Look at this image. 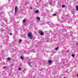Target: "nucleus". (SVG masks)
<instances>
[{
  "instance_id": "5",
  "label": "nucleus",
  "mask_w": 78,
  "mask_h": 78,
  "mask_svg": "<svg viewBox=\"0 0 78 78\" xmlns=\"http://www.w3.org/2000/svg\"><path fill=\"white\" fill-rule=\"evenodd\" d=\"M17 6H16L15 8V14H17Z\"/></svg>"
},
{
  "instance_id": "15",
  "label": "nucleus",
  "mask_w": 78,
  "mask_h": 78,
  "mask_svg": "<svg viewBox=\"0 0 78 78\" xmlns=\"http://www.w3.org/2000/svg\"><path fill=\"white\" fill-rule=\"evenodd\" d=\"M11 58H7V60H8V61L10 60Z\"/></svg>"
},
{
  "instance_id": "16",
  "label": "nucleus",
  "mask_w": 78,
  "mask_h": 78,
  "mask_svg": "<svg viewBox=\"0 0 78 78\" xmlns=\"http://www.w3.org/2000/svg\"><path fill=\"white\" fill-rule=\"evenodd\" d=\"M37 19L38 20H40V18H39V17L38 16L37 17Z\"/></svg>"
},
{
  "instance_id": "14",
  "label": "nucleus",
  "mask_w": 78,
  "mask_h": 78,
  "mask_svg": "<svg viewBox=\"0 0 78 78\" xmlns=\"http://www.w3.org/2000/svg\"><path fill=\"white\" fill-rule=\"evenodd\" d=\"M65 5H62V8H65Z\"/></svg>"
},
{
  "instance_id": "8",
  "label": "nucleus",
  "mask_w": 78,
  "mask_h": 78,
  "mask_svg": "<svg viewBox=\"0 0 78 78\" xmlns=\"http://www.w3.org/2000/svg\"><path fill=\"white\" fill-rule=\"evenodd\" d=\"M27 22V20L25 19H24L23 21V23H25Z\"/></svg>"
},
{
  "instance_id": "11",
  "label": "nucleus",
  "mask_w": 78,
  "mask_h": 78,
  "mask_svg": "<svg viewBox=\"0 0 78 78\" xmlns=\"http://www.w3.org/2000/svg\"><path fill=\"white\" fill-rule=\"evenodd\" d=\"M35 13H38L39 12V10H37L35 12H34Z\"/></svg>"
},
{
  "instance_id": "6",
  "label": "nucleus",
  "mask_w": 78,
  "mask_h": 78,
  "mask_svg": "<svg viewBox=\"0 0 78 78\" xmlns=\"http://www.w3.org/2000/svg\"><path fill=\"white\" fill-rule=\"evenodd\" d=\"M31 64H32L31 62L30 61L28 62V64L29 65V66H31Z\"/></svg>"
},
{
  "instance_id": "25",
  "label": "nucleus",
  "mask_w": 78,
  "mask_h": 78,
  "mask_svg": "<svg viewBox=\"0 0 78 78\" xmlns=\"http://www.w3.org/2000/svg\"><path fill=\"white\" fill-rule=\"evenodd\" d=\"M67 52H69V50H67Z\"/></svg>"
},
{
  "instance_id": "19",
  "label": "nucleus",
  "mask_w": 78,
  "mask_h": 78,
  "mask_svg": "<svg viewBox=\"0 0 78 78\" xmlns=\"http://www.w3.org/2000/svg\"><path fill=\"white\" fill-rule=\"evenodd\" d=\"M59 48L58 47H57V48H55V50H58V48Z\"/></svg>"
},
{
  "instance_id": "2",
  "label": "nucleus",
  "mask_w": 78,
  "mask_h": 78,
  "mask_svg": "<svg viewBox=\"0 0 78 78\" xmlns=\"http://www.w3.org/2000/svg\"><path fill=\"white\" fill-rule=\"evenodd\" d=\"M39 33L41 36H43L44 34V32L42 31V30H39Z\"/></svg>"
},
{
  "instance_id": "27",
  "label": "nucleus",
  "mask_w": 78,
  "mask_h": 78,
  "mask_svg": "<svg viewBox=\"0 0 78 78\" xmlns=\"http://www.w3.org/2000/svg\"><path fill=\"white\" fill-rule=\"evenodd\" d=\"M0 59H2V58L0 57Z\"/></svg>"
},
{
  "instance_id": "20",
  "label": "nucleus",
  "mask_w": 78,
  "mask_h": 78,
  "mask_svg": "<svg viewBox=\"0 0 78 78\" xmlns=\"http://www.w3.org/2000/svg\"><path fill=\"white\" fill-rule=\"evenodd\" d=\"M53 16H56V14H53Z\"/></svg>"
},
{
  "instance_id": "1",
  "label": "nucleus",
  "mask_w": 78,
  "mask_h": 78,
  "mask_svg": "<svg viewBox=\"0 0 78 78\" xmlns=\"http://www.w3.org/2000/svg\"><path fill=\"white\" fill-rule=\"evenodd\" d=\"M28 37L30 39H33V37L32 36V34L31 33H29L28 34Z\"/></svg>"
},
{
  "instance_id": "32",
  "label": "nucleus",
  "mask_w": 78,
  "mask_h": 78,
  "mask_svg": "<svg viewBox=\"0 0 78 78\" xmlns=\"http://www.w3.org/2000/svg\"><path fill=\"white\" fill-rule=\"evenodd\" d=\"M1 26H2V25Z\"/></svg>"
},
{
  "instance_id": "30",
  "label": "nucleus",
  "mask_w": 78,
  "mask_h": 78,
  "mask_svg": "<svg viewBox=\"0 0 78 78\" xmlns=\"http://www.w3.org/2000/svg\"><path fill=\"white\" fill-rule=\"evenodd\" d=\"M2 31H3V30H2Z\"/></svg>"
},
{
  "instance_id": "13",
  "label": "nucleus",
  "mask_w": 78,
  "mask_h": 78,
  "mask_svg": "<svg viewBox=\"0 0 78 78\" xmlns=\"http://www.w3.org/2000/svg\"><path fill=\"white\" fill-rule=\"evenodd\" d=\"M24 53H25V54H27V53H28L27 51H24Z\"/></svg>"
},
{
  "instance_id": "7",
  "label": "nucleus",
  "mask_w": 78,
  "mask_h": 78,
  "mask_svg": "<svg viewBox=\"0 0 78 78\" xmlns=\"http://www.w3.org/2000/svg\"><path fill=\"white\" fill-rule=\"evenodd\" d=\"M29 51H30V52H32V51H33H33H33V50L32 49H30L29 50Z\"/></svg>"
},
{
  "instance_id": "23",
  "label": "nucleus",
  "mask_w": 78,
  "mask_h": 78,
  "mask_svg": "<svg viewBox=\"0 0 78 78\" xmlns=\"http://www.w3.org/2000/svg\"><path fill=\"white\" fill-rule=\"evenodd\" d=\"M12 33H10V36H12Z\"/></svg>"
},
{
  "instance_id": "22",
  "label": "nucleus",
  "mask_w": 78,
  "mask_h": 78,
  "mask_svg": "<svg viewBox=\"0 0 78 78\" xmlns=\"http://www.w3.org/2000/svg\"><path fill=\"white\" fill-rule=\"evenodd\" d=\"M3 68L4 69H6V66H4L3 67Z\"/></svg>"
},
{
  "instance_id": "31",
  "label": "nucleus",
  "mask_w": 78,
  "mask_h": 78,
  "mask_svg": "<svg viewBox=\"0 0 78 78\" xmlns=\"http://www.w3.org/2000/svg\"><path fill=\"white\" fill-rule=\"evenodd\" d=\"M64 78H65V77H64Z\"/></svg>"
},
{
  "instance_id": "29",
  "label": "nucleus",
  "mask_w": 78,
  "mask_h": 78,
  "mask_svg": "<svg viewBox=\"0 0 78 78\" xmlns=\"http://www.w3.org/2000/svg\"><path fill=\"white\" fill-rule=\"evenodd\" d=\"M5 21H6V20H5Z\"/></svg>"
},
{
  "instance_id": "28",
  "label": "nucleus",
  "mask_w": 78,
  "mask_h": 78,
  "mask_svg": "<svg viewBox=\"0 0 78 78\" xmlns=\"http://www.w3.org/2000/svg\"><path fill=\"white\" fill-rule=\"evenodd\" d=\"M30 9H32V7H30Z\"/></svg>"
},
{
  "instance_id": "21",
  "label": "nucleus",
  "mask_w": 78,
  "mask_h": 78,
  "mask_svg": "<svg viewBox=\"0 0 78 78\" xmlns=\"http://www.w3.org/2000/svg\"><path fill=\"white\" fill-rule=\"evenodd\" d=\"M22 41V40L20 39V40L19 41V42H20Z\"/></svg>"
},
{
  "instance_id": "3",
  "label": "nucleus",
  "mask_w": 78,
  "mask_h": 78,
  "mask_svg": "<svg viewBox=\"0 0 78 78\" xmlns=\"http://www.w3.org/2000/svg\"><path fill=\"white\" fill-rule=\"evenodd\" d=\"M3 12L1 11V12H0V16L2 17V18H4V15L3 14Z\"/></svg>"
},
{
  "instance_id": "24",
  "label": "nucleus",
  "mask_w": 78,
  "mask_h": 78,
  "mask_svg": "<svg viewBox=\"0 0 78 78\" xmlns=\"http://www.w3.org/2000/svg\"><path fill=\"white\" fill-rule=\"evenodd\" d=\"M73 14L74 13H75V12H74V11H73Z\"/></svg>"
},
{
  "instance_id": "9",
  "label": "nucleus",
  "mask_w": 78,
  "mask_h": 78,
  "mask_svg": "<svg viewBox=\"0 0 78 78\" xmlns=\"http://www.w3.org/2000/svg\"><path fill=\"white\" fill-rule=\"evenodd\" d=\"M48 62H49V63L51 64L52 62V61H51V60H49Z\"/></svg>"
},
{
  "instance_id": "18",
  "label": "nucleus",
  "mask_w": 78,
  "mask_h": 78,
  "mask_svg": "<svg viewBox=\"0 0 78 78\" xmlns=\"http://www.w3.org/2000/svg\"><path fill=\"white\" fill-rule=\"evenodd\" d=\"M72 56L73 57H75V55L73 54H72Z\"/></svg>"
},
{
  "instance_id": "12",
  "label": "nucleus",
  "mask_w": 78,
  "mask_h": 78,
  "mask_svg": "<svg viewBox=\"0 0 78 78\" xmlns=\"http://www.w3.org/2000/svg\"><path fill=\"white\" fill-rule=\"evenodd\" d=\"M20 58H21V59H22V60H23L24 58H23V57H22V56H21Z\"/></svg>"
},
{
  "instance_id": "4",
  "label": "nucleus",
  "mask_w": 78,
  "mask_h": 78,
  "mask_svg": "<svg viewBox=\"0 0 78 78\" xmlns=\"http://www.w3.org/2000/svg\"><path fill=\"white\" fill-rule=\"evenodd\" d=\"M53 3H54V2L53 1H52V0H49V3L50 5H53Z\"/></svg>"
},
{
  "instance_id": "17",
  "label": "nucleus",
  "mask_w": 78,
  "mask_h": 78,
  "mask_svg": "<svg viewBox=\"0 0 78 78\" xmlns=\"http://www.w3.org/2000/svg\"><path fill=\"white\" fill-rule=\"evenodd\" d=\"M19 70H22V68H21V67H20L19 68Z\"/></svg>"
},
{
  "instance_id": "10",
  "label": "nucleus",
  "mask_w": 78,
  "mask_h": 78,
  "mask_svg": "<svg viewBox=\"0 0 78 78\" xmlns=\"http://www.w3.org/2000/svg\"><path fill=\"white\" fill-rule=\"evenodd\" d=\"M76 10L77 11H78V5H76Z\"/></svg>"
},
{
  "instance_id": "26",
  "label": "nucleus",
  "mask_w": 78,
  "mask_h": 78,
  "mask_svg": "<svg viewBox=\"0 0 78 78\" xmlns=\"http://www.w3.org/2000/svg\"><path fill=\"white\" fill-rule=\"evenodd\" d=\"M2 7L0 8V9H2Z\"/></svg>"
}]
</instances>
